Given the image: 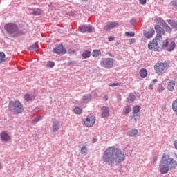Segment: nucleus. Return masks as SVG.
I'll return each instance as SVG.
<instances>
[{
  "label": "nucleus",
  "instance_id": "obj_35",
  "mask_svg": "<svg viewBox=\"0 0 177 177\" xmlns=\"http://www.w3.org/2000/svg\"><path fill=\"white\" fill-rule=\"evenodd\" d=\"M41 13H42V11L40 9H37L35 11L33 12V14L35 16H39V15H41Z\"/></svg>",
  "mask_w": 177,
  "mask_h": 177
},
{
  "label": "nucleus",
  "instance_id": "obj_36",
  "mask_svg": "<svg viewBox=\"0 0 177 177\" xmlns=\"http://www.w3.org/2000/svg\"><path fill=\"white\" fill-rule=\"evenodd\" d=\"M39 120H41V116H37L32 120V123L35 124V122H38Z\"/></svg>",
  "mask_w": 177,
  "mask_h": 177
},
{
  "label": "nucleus",
  "instance_id": "obj_46",
  "mask_svg": "<svg viewBox=\"0 0 177 177\" xmlns=\"http://www.w3.org/2000/svg\"><path fill=\"white\" fill-rule=\"evenodd\" d=\"M108 39H109V41L110 42H111V41H114V37H109L108 38Z\"/></svg>",
  "mask_w": 177,
  "mask_h": 177
},
{
  "label": "nucleus",
  "instance_id": "obj_42",
  "mask_svg": "<svg viewBox=\"0 0 177 177\" xmlns=\"http://www.w3.org/2000/svg\"><path fill=\"white\" fill-rule=\"evenodd\" d=\"M129 42L130 45H131V44H135V42H136V39H129Z\"/></svg>",
  "mask_w": 177,
  "mask_h": 177
},
{
  "label": "nucleus",
  "instance_id": "obj_37",
  "mask_svg": "<svg viewBox=\"0 0 177 177\" xmlns=\"http://www.w3.org/2000/svg\"><path fill=\"white\" fill-rule=\"evenodd\" d=\"M109 86H121V82L110 84Z\"/></svg>",
  "mask_w": 177,
  "mask_h": 177
},
{
  "label": "nucleus",
  "instance_id": "obj_12",
  "mask_svg": "<svg viewBox=\"0 0 177 177\" xmlns=\"http://www.w3.org/2000/svg\"><path fill=\"white\" fill-rule=\"evenodd\" d=\"M101 115L102 118H107L110 115V112L109 111L108 106H102L101 108Z\"/></svg>",
  "mask_w": 177,
  "mask_h": 177
},
{
  "label": "nucleus",
  "instance_id": "obj_40",
  "mask_svg": "<svg viewBox=\"0 0 177 177\" xmlns=\"http://www.w3.org/2000/svg\"><path fill=\"white\" fill-rule=\"evenodd\" d=\"M170 24H171V27H173V28H177V24L176 23L172 22V21H170Z\"/></svg>",
  "mask_w": 177,
  "mask_h": 177
},
{
  "label": "nucleus",
  "instance_id": "obj_39",
  "mask_svg": "<svg viewBox=\"0 0 177 177\" xmlns=\"http://www.w3.org/2000/svg\"><path fill=\"white\" fill-rule=\"evenodd\" d=\"M171 3L174 8H177V0L172 1Z\"/></svg>",
  "mask_w": 177,
  "mask_h": 177
},
{
  "label": "nucleus",
  "instance_id": "obj_21",
  "mask_svg": "<svg viewBox=\"0 0 177 177\" xmlns=\"http://www.w3.org/2000/svg\"><path fill=\"white\" fill-rule=\"evenodd\" d=\"M6 59V55H5V53L0 52V64H2V63H4Z\"/></svg>",
  "mask_w": 177,
  "mask_h": 177
},
{
  "label": "nucleus",
  "instance_id": "obj_28",
  "mask_svg": "<svg viewBox=\"0 0 177 177\" xmlns=\"http://www.w3.org/2000/svg\"><path fill=\"white\" fill-rule=\"evenodd\" d=\"M155 23H156V24H161L162 26L164 23H165V21L162 20L161 18H156L155 19Z\"/></svg>",
  "mask_w": 177,
  "mask_h": 177
},
{
  "label": "nucleus",
  "instance_id": "obj_26",
  "mask_svg": "<svg viewBox=\"0 0 177 177\" xmlns=\"http://www.w3.org/2000/svg\"><path fill=\"white\" fill-rule=\"evenodd\" d=\"M162 27H164V28L166 30V31H167L168 32H171L172 31V29L171 28V27H169L168 26V24H167V23H164L163 25H162Z\"/></svg>",
  "mask_w": 177,
  "mask_h": 177
},
{
  "label": "nucleus",
  "instance_id": "obj_24",
  "mask_svg": "<svg viewBox=\"0 0 177 177\" xmlns=\"http://www.w3.org/2000/svg\"><path fill=\"white\" fill-rule=\"evenodd\" d=\"M24 99L26 102H30V100H32L34 99H35V97L34 96H30L28 94H26L24 95Z\"/></svg>",
  "mask_w": 177,
  "mask_h": 177
},
{
  "label": "nucleus",
  "instance_id": "obj_4",
  "mask_svg": "<svg viewBox=\"0 0 177 177\" xmlns=\"http://www.w3.org/2000/svg\"><path fill=\"white\" fill-rule=\"evenodd\" d=\"M160 162L162 164H166L170 169H175L177 167L176 160L166 153L162 155Z\"/></svg>",
  "mask_w": 177,
  "mask_h": 177
},
{
  "label": "nucleus",
  "instance_id": "obj_25",
  "mask_svg": "<svg viewBox=\"0 0 177 177\" xmlns=\"http://www.w3.org/2000/svg\"><path fill=\"white\" fill-rule=\"evenodd\" d=\"M102 55V52L99 50H94L93 52V57H97Z\"/></svg>",
  "mask_w": 177,
  "mask_h": 177
},
{
  "label": "nucleus",
  "instance_id": "obj_47",
  "mask_svg": "<svg viewBox=\"0 0 177 177\" xmlns=\"http://www.w3.org/2000/svg\"><path fill=\"white\" fill-rule=\"evenodd\" d=\"M103 100H105V101L109 100V97L107 95H105L103 98Z\"/></svg>",
  "mask_w": 177,
  "mask_h": 177
},
{
  "label": "nucleus",
  "instance_id": "obj_9",
  "mask_svg": "<svg viewBox=\"0 0 177 177\" xmlns=\"http://www.w3.org/2000/svg\"><path fill=\"white\" fill-rule=\"evenodd\" d=\"M83 124L86 125V127H93V125H95V116L88 115L86 118L83 120Z\"/></svg>",
  "mask_w": 177,
  "mask_h": 177
},
{
  "label": "nucleus",
  "instance_id": "obj_2",
  "mask_svg": "<svg viewBox=\"0 0 177 177\" xmlns=\"http://www.w3.org/2000/svg\"><path fill=\"white\" fill-rule=\"evenodd\" d=\"M155 30L156 35L155 38L149 43L148 48L150 50H154L158 52L161 50L162 43L165 39V30L160 26V25L155 26Z\"/></svg>",
  "mask_w": 177,
  "mask_h": 177
},
{
  "label": "nucleus",
  "instance_id": "obj_45",
  "mask_svg": "<svg viewBox=\"0 0 177 177\" xmlns=\"http://www.w3.org/2000/svg\"><path fill=\"white\" fill-rule=\"evenodd\" d=\"M157 160H158L157 156L153 157V164L156 163V162H157Z\"/></svg>",
  "mask_w": 177,
  "mask_h": 177
},
{
  "label": "nucleus",
  "instance_id": "obj_33",
  "mask_svg": "<svg viewBox=\"0 0 177 177\" xmlns=\"http://www.w3.org/2000/svg\"><path fill=\"white\" fill-rule=\"evenodd\" d=\"M47 67H50V68L55 67V62L52 61H48L47 63Z\"/></svg>",
  "mask_w": 177,
  "mask_h": 177
},
{
  "label": "nucleus",
  "instance_id": "obj_27",
  "mask_svg": "<svg viewBox=\"0 0 177 177\" xmlns=\"http://www.w3.org/2000/svg\"><path fill=\"white\" fill-rule=\"evenodd\" d=\"M90 56H91V51L89 50H86L82 54V57H84V59H88V57H89Z\"/></svg>",
  "mask_w": 177,
  "mask_h": 177
},
{
  "label": "nucleus",
  "instance_id": "obj_48",
  "mask_svg": "<svg viewBox=\"0 0 177 177\" xmlns=\"http://www.w3.org/2000/svg\"><path fill=\"white\" fill-rule=\"evenodd\" d=\"M153 82H157V79L153 80Z\"/></svg>",
  "mask_w": 177,
  "mask_h": 177
},
{
  "label": "nucleus",
  "instance_id": "obj_7",
  "mask_svg": "<svg viewBox=\"0 0 177 177\" xmlns=\"http://www.w3.org/2000/svg\"><path fill=\"white\" fill-rule=\"evenodd\" d=\"M175 48H176V44L174 41L169 43L168 38H165V41L162 40L161 49H165L167 52H172Z\"/></svg>",
  "mask_w": 177,
  "mask_h": 177
},
{
  "label": "nucleus",
  "instance_id": "obj_16",
  "mask_svg": "<svg viewBox=\"0 0 177 177\" xmlns=\"http://www.w3.org/2000/svg\"><path fill=\"white\" fill-rule=\"evenodd\" d=\"M0 138L3 142H9V140H10V137L6 132H2L0 134Z\"/></svg>",
  "mask_w": 177,
  "mask_h": 177
},
{
  "label": "nucleus",
  "instance_id": "obj_15",
  "mask_svg": "<svg viewBox=\"0 0 177 177\" xmlns=\"http://www.w3.org/2000/svg\"><path fill=\"white\" fill-rule=\"evenodd\" d=\"M80 32H92V26L84 25L80 27Z\"/></svg>",
  "mask_w": 177,
  "mask_h": 177
},
{
  "label": "nucleus",
  "instance_id": "obj_41",
  "mask_svg": "<svg viewBox=\"0 0 177 177\" xmlns=\"http://www.w3.org/2000/svg\"><path fill=\"white\" fill-rule=\"evenodd\" d=\"M140 5H146L147 0H138Z\"/></svg>",
  "mask_w": 177,
  "mask_h": 177
},
{
  "label": "nucleus",
  "instance_id": "obj_20",
  "mask_svg": "<svg viewBox=\"0 0 177 177\" xmlns=\"http://www.w3.org/2000/svg\"><path fill=\"white\" fill-rule=\"evenodd\" d=\"M138 133H139V132L138 131L137 129L130 130L128 132L129 136H131V137L136 136V135H138Z\"/></svg>",
  "mask_w": 177,
  "mask_h": 177
},
{
  "label": "nucleus",
  "instance_id": "obj_5",
  "mask_svg": "<svg viewBox=\"0 0 177 177\" xmlns=\"http://www.w3.org/2000/svg\"><path fill=\"white\" fill-rule=\"evenodd\" d=\"M4 28L8 34H10L12 37H17L20 34L19 28L15 24H6Z\"/></svg>",
  "mask_w": 177,
  "mask_h": 177
},
{
  "label": "nucleus",
  "instance_id": "obj_18",
  "mask_svg": "<svg viewBox=\"0 0 177 177\" xmlns=\"http://www.w3.org/2000/svg\"><path fill=\"white\" fill-rule=\"evenodd\" d=\"M92 99V95L91 94L85 95L82 99V103H88V102H91Z\"/></svg>",
  "mask_w": 177,
  "mask_h": 177
},
{
  "label": "nucleus",
  "instance_id": "obj_14",
  "mask_svg": "<svg viewBox=\"0 0 177 177\" xmlns=\"http://www.w3.org/2000/svg\"><path fill=\"white\" fill-rule=\"evenodd\" d=\"M140 111V107L139 106H135L133 108V115L131 116V118L133 120H136L138 117H139V112Z\"/></svg>",
  "mask_w": 177,
  "mask_h": 177
},
{
  "label": "nucleus",
  "instance_id": "obj_43",
  "mask_svg": "<svg viewBox=\"0 0 177 177\" xmlns=\"http://www.w3.org/2000/svg\"><path fill=\"white\" fill-rule=\"evenodd\" d=\"M131 24H132V26H135V24L136 23V19H132L130 21Z\"/></svg>",
  "mask_w": 177,
  "mask_h": 177
},
{
  "label": "nucleus",
  "instance_id": "obj_34",
  "mask_svg": "<svg viewBox=\"0 0 177 177\" xmlns=\"http://www.w3.org/2000/svg\"><path fill=\"white\" fill-rule=\"evenodd\" d=\"M131 111V106L129 105L127 106L125 109H124V114H129Z\"/></svg>",
  "mask_w": 177,
  "mask_h": 177
},
{
  "label": "nucleus",
  "instance_id": "obj_6",
  "mask_svg": "<svg viewBox=\"0 0 177 177\" xmlns=\"http://www.w3.org/2000/svg\"><path fill=\"white\" fill-rule=\"evenodd\" d=\"M154 70L158 75H162L165 70H168V63L158 62L155 64Z\"/></svg>",
  "mask_w": 177,
  "mask_h": 177
},
{
  "label": "nucleus",
  "instance_id": "obj_8",
  "mask_svg": "<svg viewBox=\"0 0 177 177\" xmlns=\"http://www.w3.org/2000/svg\"><path fill=\"white\" fill-rule=\"evenodd\" d=\"M100 65L104 68H112L114 66V61L111 58L104 59L100 62Z\"/></svg>",
  "mask_w": 177,
  "mask_h": 177
},
{
  "label": "nucleus",
  "instance_id": "obj_13",
  "mask_svg": "<svg viewBox=\"0 0 177 177\" xmlns=\"http://www.w3.org/2000/svg\"><path fill=\"white\" fill-rule=\"evenodd\" d=\"M171 169L167 165V163H162L160 162V174H168V171Z\"/></svg>",
  "mask_w": 177,
  "mask_h": 177
},
{
  "label": "nucleus",
  "instance_id": "obj_17",
  "mask_svg": "<svg viewBox=\"0 0 177 177\" xmlns=\"http://www.w3.org/2000/svg\"><path fill=\"white\" fill-rule=\"evenodd\" d=\"M154 29L151 28L147 32H145L144 33V36L145 38H153V35H154Z\"/></svg>",
  "mask_w": 177,
  "mask_h": 177
},
{
  "label": "nucleus",
  "instance_id": "obj_11",
  "mask_svg": "<svg viewBox=\"0 0 177 177\" xmlns=\"http://www.w3.org/2000/svg\"><path fill=\"white\" fill-rule=\"evenodd\" d=\"M54 53H57V55H64L66 53V50L63 45L59 44L53 49Z\"/></svg>",
  "mask_w": 177,
  "mask_h": 177
},
{
  "label": "nucleus",
  "instance_id": "obj_1",
  "mask_svg": "<svg viewBox=\"0 0 177 177\" xmlns=\"http://www.w3.org/2000/svg\"><path fill=\"white\" fill-rule=\"evenodd\" d=\"M102 158L104 162L110 167H114L125 161V154L119 148L109 147L104 152Z\"/></svg>",
  "mask_w": 177,
  "mask_h": 177
},
{
  "label": "nucleus",
  "instance_id": "obj_19",
  "mask_svg": "<svg viewBox=\"0 0 177 177\" xmlns=\"http://www.w3.org/2000/svg\"><path fill=\"white\" fill-rule=\"evenodd\" d=\"M174 88H175V81L171 80L167 84V89L172 92V91H174Z\"/></svg>",
  "mask_w": 177,
  "mask_h": 177
},
{
  "label": "nucleus",
  "instance_id": "obj_23",
  "mask_svg": "<svg viewBox=\"0 0 177 177\" xmlns=\"http://www.w3.org/2000/svg\"><path fill=\"white\" fill-rule=\"evenodd\" d=\"M59 129H60V124L54 123L53 124V132H57Z\"/></svg>",
  "mask_w": 177,
  "mask_h": 177
},
{
  "label": "nucleus",
  "instance_id": "obj_49",
  "mask_svg": "<svg viewBox=\"0 0 177 177\" xmlns=\"http://www.w3.org/2000/svg\"><path fill=\"white\" fill-rule=\"evenodd\" d=\"M150 89H153V86H150Z\"/></svg>",
  "mask_w": 177,
  "mask_h": 177
},
{
  "label": "nucleus",
  "instance_id": "obj_31",
  "mask_svg": "<svg viewBox=\"0 0 177 177\" xmlns=\"http://www.w3.org/2000/svg\"><path fill=\"white\" fill-rule=\"evenodd\" d=\"M74 113H75V114H81L82 113V109H81V108L80 107H75L74 109Z\"/></svg>",
  "mask_w": 177,
  "mask_h": 177
},
{
  "label": "nucleus",
  "instance_id": "obj_3",
  "mask_svg": "<svg viewBox=\"0 0 177 177\" xmlns=\"http://www.w3.org/2000/svg\"><path fill=\"white\" fill-rule=\"evenodd\" d=\"M8 110L14 114H21L24 111V106L20 101H10L8 104Z\"/></svg>",
  "mask_w": 177,
  "mask_h": 177
},
{
  "label": "nucleus",
  "instance_id": "obj_10",
  "mask_svg": "<svg viewBox=\"0 0 177 177\" xmlns=\"http://www.w3.org/2000/svg\"><path fill=\"white\" fill-rule=\"evenodd\" d=\"M118 26H120V24H118V22H115V21L109 22V24H106L104 27V31H110V30L113 28H115V27H118Z\"/></svg>",
  "mask_w": 177,
  "mask_h": 177
},
{
  "label": "nucleus",
  "instance_id": "obj_29",
  "mask_svg": "<svg viewBox=\"0 0 177 177\" xmlns=\"http://www.w3.org/2000/svg\"><path fill=\"white\" fill-rule=\"evenodd\" d=\"M135 100V95L133 93H130L128 98L129 103H132Z\"/></svg>",
  "mask_w": 177,
  "mask_h": 177
},
{
  "label": "nucleus",
  "instance_id": "obj_22",
  "mask_svg": "<svg viewBox=\"0 0 177 177\" xmlns=\"http://www.w3.org/2000/svg\"><path fill=\"white\" fill-rule=\"evenodd\" d=\"M140 74L142 78H146L147 77V71L146 69H141Z\"/></svg>",
  "mask_w": 177,
  "mask_h": 177
},
{
  "label": "nucleus",
  "instance_id": "obj_38",
  "mask_svg": "<svg viewBox=\"0 0 177 177\" xmlns=\"http://www.w3.org/2000/svg\"><path fill=\"white\" fill-rule=\"evenodd\" d=\"M126 35H127V37H135V32H126Z\"/></svg>",
  "mask_w": 177,
  "mask_h": 177
},
{
  "label": "nucleus",
  "instance_id": "obj_44",
  "mask_svg": "<svg viewBox=\"0 0 177 177\" xmlns=\"http://www.w3.org/2000/svg\"><path fill=\"white\" fill-rule=\"evenodd\" d=\"M97 141V137H94L93 138V143H96Z\"/></svg>",
  "mask_w": 177,
  "mask_h": 177
},
{
  "label": "nucleus",
  "instance_id": "obj_30",
  "mask_svg": "<svg viewBox=\"0 0 177 177\" xmlns=\"http://www.w3.org/2000/svg\"><path fill=\"white\" fill-rule=\"evenodd\" d=\"M88 152V147L86 146H83L80 149L81 154H86Z\"/></svg>",
  "mask_w": 177,
  "mask_h": 177
},
{
  "label": "nucleus",
  "instance_id": "obj_32",
  "mask_svg": "<svg viewBox=\"0 0 177 177\" xmlns=\"http://www.w3.org/2000/svg\"><path fill=\"white\" fill-rule=\"evenodd\" d=\"M37 49H38V46H37L35 44L32 45L29 47V50H30V52H33V50H37Z\"/></svg>",
  "mask_w": 177,
  "mask_h": 177
}]
</instances>
